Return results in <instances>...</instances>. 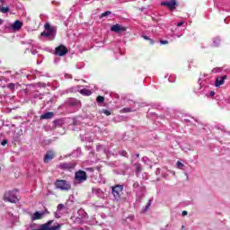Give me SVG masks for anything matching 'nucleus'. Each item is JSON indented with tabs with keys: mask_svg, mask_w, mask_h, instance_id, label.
Here are the masks:
<instances>
[{
	"mask_svg": "<svg viewBox=\"0 0 230 230\" xmlns=\"http://www.w3.org/2000/svg\"><path fill=\"white\" fill-rule=\"evenodd\" d=\"M15 193H17V190L6 191L4 194V202H11V204H17V202H19V199L17 198V195H15Z\"/></svg>",
	"mask_w": 230,
	"mask_h": 230,
	"instance_id": "1",
	"label": "nucleus"
},
{
	"mask_svg": "<svg viewBox=\"0 0 230 230\" xmlns=\"http://www.w3.org/2000/svg\"><path fill=\"white\" fill-rule=\"evenodd\" d=\"M54 184L55 188L61 190V191H69L71 190V184L66 180H57Z\"/></svg>",
	"mask_w": 230,
	"mask_h": 230,
	"instance_id": "2",
	"label": "nucleus"
},
{
	"mask_svg": "<svg viewBox=\"0 0 230 230\" xmlns=\"http://www.w3.org/2000/svg\"><path fill=\"white\" fill-rule=\"evenodd\" d=\"M111 193L114 200H121V197H123V185L118 184L111 187Z\"/></svg>",
	"mask_w": 230,
	"mask_h": 230,
	"instance_id": "3",
	"label": "nucleus"
},
{
	"mask_svg": "<svg viewBox=\"0 0 230 230\" xmlns=\"http://www.w3.org/2000/svg\"><path fill=\"white\" fill-rule=\"evenodd\" d=\"M75 182H78L79 184L82 182H85L87 181V172L84 171H77L75 174Z\"/></svg>",
	"mask_w": 230,
	"mask_h": 230,
	"instance_id": "4",
	"label": "nucleus"
},
{
	"mask_svg": "<svg viewBox=\"0 0 230 230\" xmlns=\"http://www.w3.org/2000/svg\"><path fill=\"white\" fill-rule=\"evenodd\" d=\"M161 6H166V8L173 12V10L179 6V2H177V0L164 1L161 3Z\"/></svg>",
	"mask_w": 230,
	"mask_h": 230,
	"instance_id": "5",
	"label": "nucleus"
},
{
	"mask_svg": "<svg viewBox=\"0 0 230 230\" xmlns=\"http://www.w3.org/2000/svg\"><path fill=\"white\" fill-rule=\"evenodd\" d=\"M67 53H69V50L67 47L64 45H59L55 49V55H58V57H64V55H67Z\"/></svg>",
	"mask_w": 230,
	"mask_h": 230,
	"instance_id": "6",
	"label": "nucleus"
},
{
	"mask_svg": "<svg viewBox=\"0 0 230 230\" xmlns=\"http://www.w3.org/2000/svg\"><path fill=\"white\" fill-rule=\"evenodd\" d=\"M111 31H114L115 33H123V31H127V27H123L117 23L111 27Z\"/></svg>",
	"mask_w": 230,
	"mask_h": 230,
	"instance_id": "7",
	"label": "nucleus"
},
{
	"mask_svg": "<svg viewBox=\"0 0 230 230\" xmlns=\"http://www.w3.org/2000/svg\"><path fill=\"white\" fill-rule=\"evenodd\" d=\"M53 224V220H49L47 223H45L46 230H60L62 229V225L58 224L55 226H49Z\"/></svg>",
	"mask_w": 230,
	"mask_h": 230,
	"instance_id": "8",
	"label": "nucleus"
},
{
	"mask_svg": "<svg viewBox=\"0 0 230 230\" xmlns=\"http://www.w3.org/2000/svg\"><path fill=\"white\" fill-rule=\"evenodd\" d=\"M55 152L54 151H48L44 156V163L46 164H48V163H49V161H52V159H55Z\"/></svg>",
	"mask_w": 230,
	"mask_h": 230,
	"instance_id": "9",
	"label": "nucleus"
},
{
	"mask_svg": "<svg viewBox=\"0 0 230 230\" xmlns=\"http://www.w3.org/2000/svg\"><path fill=\"white\" fill-rule=\"evenodd\" d=\"M11 30L13 31H19L22 28V22L19 20H16L12 25H11Z\"/></svg>",
	"mask_w": 230,
	"mask_h": 230,
	"instance_id": "10",
	"label": "nucleus"
},
{
	"mask_svg": "<svg viewBox=\"0 0 230 230\" xmlns=\"http://www.w3.org/2000/svg\"><path fill=\"white\" fill-rule=\"evenodd\" d=\"M226 80H227V75H223V76L217 77L216 79L215 85L217 87H220V85H224V84L226 83Z\"/></svg>",
	"mask_w": 230,
	"mask_h": 230,
	"instance_id": "11",
	"label": "nucleus"
},
{
	"mask_svg": "<svg viewBox=\"0 0 230 230\" xmlns=\"http://www.w3.org/2000/svg\"><path fill=\"white\" fill-rule=\"evenodd\" d=\"M55 116V113L52 111L46 112L42 115H40V119H51Z\"/></svg>",
	"mask_w": 230,
	"mask_h": 230,
	"instance_id": "12",
	"label": "nucleus"
},
{
	"mask_svg": "<svg viewBox=\"0 0 230 230\" xmlns=\"http://www.w3.org/2000/svg\"><path fill=\"white\" fill-rule=\"evenodd\" d=\"M59 168H61V170H73L75 165H73V164L63 163L60 164Z\"/></svg>",
	"mask_w": 230,
	"mask_h": 230,
	"instance_id": "13",
	"label": "nucleus"
},
{
	"mask_svg": "<svg viewBox=\"0 0 230 230\" xmlns=\"http://www.w3.org/2000/svg\"><path fill=\"white\" fill-rule=\"evenodd\" d=\"M45 30L49 31V33H51L52 35L57 31V29H55V27H52L51 24L49 23L45 24Z\"/></svg>",
	"mask_w": 230,
	"mask_h": 230,
	"instance_id": "14",
	"label": "nucleus"
},
{
	"mask_svg": "<svg viewBox=\"0 0 230 230\" xmlns=\"http://www.w3.org/2000/svg\"><path fill=\"white\" fill-rule=\"evenodd\" d=\"M80 94H83V96H91V94H93V92L87 88H84L80 90Z\"/></svg>",
	"mask_w": 230,
	"mask_h": 230,
	"instance_id": "15",
	"label": "nucleus"
},
{
	"mask_svg": "<svg viewBox=\"0 0 230 230\" xmlns=\"http://www.w3.org/2000/svg\"><path fill=\"white\" fill-rule=\"evenodd\" d=\"M150 206H152V200H148L146 205L142 209V213H146V211H148V209H150Z\"/></svg>",
	"mask_w": 230,
	"mask_h": 230,
	"instance_id": "16",
	"label": "nucleus"
},
{
	"mask_svg": "<svg viewBox=\"0 0 230 230\" xmlns=\"http://www.w3.org/2000/svg\"><path fill=\"white\" fill-rule=\"evenodd\" d=\"M40 218H42V214L40 212H35L32 217V220H40Z\"/></svg>",
	"mask_w": 230,
	"mask_h": 230,
	"instance_id": "17",
	"label": "nucleus"
},
{
	"mask_svg": "<svg viewBox=\"0 0 230 230\" xmlns=\"http://www.w3.org/2000/svg\"><path fill=\"white\" fill-rule=\"evenodd\" d=\"M213 46L214 48H218L220 46V39L218 38L214 39Z\"/></svg>",
	"mask_w": 230,
	"mask_h": 230,
	"instance_id": "18",
	"label": "nucleus"
},
{
	"mask_svg": "<svg viewBox=\"0 0 230 230\" xmlns=\"http://www.w3.org/2000/svg\"><path fill=\"white\" fill-rule=\"evenodd\" d=\"M96 102H97V103H103V102H105V97L99 95L96 98Z\"/></svg>",
	"mask_w": 230,
	"mask_h": 230,
	"instance_id": "19",
	"label": "nucleus"
},
{
	"mask_svg": "<svg viewBox=\"0 0 230 230\" xmlns=\"http://www.w3.org/2000/svg\"><path fill=\"white\" fill-rule=\"evenodd\" d=\"M0 12L2 13H8V12H10V8L9 7H2V8H0Z\"/></svg>",
	"mask_w": 230,
	"mask_h": 230,
	"instance_id": "20",
	"label": "nucleus"
},
{
	"mask_svg": "<svg viewBox=\"0 0 230 230\" xmlns=\"http://www.w3.org/2000/svg\"><path fill=\"white\" fill-rule=\"evenodd\" d=\"M51 35H53L51 32L47 31H43L41 32V37H51Z\"/></svg>",
	"mask_w": 230,
	"mask_h": 230,
	"instance_id": "21",
	"label": "nucleus"
},
{
	"mask_svg": "<svg viewBox=\"0 0 230 230\" xmlns=\"http://www.w3.org/2000/svg\"><path fill=\"white\" fill-rule=\"evenodd\" d=\"M7 87L11 91H15V84H13V83H10L9 84H7Z\"/></svg>",
	"mask_w": 230,
	"mask_h": 230,
	"instance_id": "22",
	"label": "nucleus"
},
{
	"mask_svg": "<svg viewBox=\"0 0 230 230\" xmlns=\"http://www.w3.org/2000/svg\"><path fill=\"white\" fill-rule=\"evenodd\" d=\"M135 166H136L137 173H139V172H141V164H135Z\"/></svg>",
	"mask_w": 230,
	"mask_h": 230,
	"instance_id": "23",
	"label": "nucleus"
},
{
	"mask_svg": "<svg viewBox=\"0 0 230 230\" xmlns=\"http://www.w3.org/2000/svg\"><path fill=\"white\" fill-rule=\"evenodd\" d=\"M111 13H112L111 11H106L101 14V17H108Z\"/></svg>",
	"mask_w": 230,
	"mask_h": 230,
	"instance_id": "24",
	"label": "nucleus"
},
{
	"mask_svg": "<svg viewBox=\"0 0 230 230\" xmlns=\"http://www.w3.org/2000/svg\"><path fill=\"white\" fill-rule=\"evenodd\" d=\"M120 155H122V157H128V153H127V151L123 150L120 152Z\"/></svg>",
	"mask_w": 230,
	"mask_h": 230,
	"instance_id": "25",
	"label": "nucleus"
},
{
	"mask_svg": "<svg viewBox=\"0 0 230 230\" xmlns=\"http://www.w3.org/2000/svg\"><path fill=\"white\" fill-rule=\"evenodd\" d=\"M102 114H105L106 116H111V112L108 110H102Z\"/></svg>",
	"mask_w": 230,
	"mask_h": 230,
	"instance_id": "26",
	"label": "nucleus"
},
{
	"mask_svg": "<svg viewBox=\"0 0 230 230\" xmlns=\"http://www.w3.org/2000/svg\"><path fill=\"white\" fill-rule=\"evenodd\" d=\"M6 145H8V141L6 139L3 140L1 146H5Z\"/></svg>",
	"mask_w": 230,
	"mask_h": 230,
	"instance_id": "27",
	"label": "nucleus"
},
{
	"mask_svg": "<svg viewBox=\"0 0 230 230\" xmlns=\"http://www.w3.org/2000/svg\"><path fill=\"white\" fill-rule=\"evenodd\" d=\"M176 164H177L178 168H182L184 166V164L182 163H181L180 161H178Z\"/></svg>",
	"mask_w": 230,
	"mask_h": 230,
	"instance_id": "28",
	"label": "nucleus"
},
{
	"mask_svg": "<svg viewBox=\"0 0 230 230\" xmlns=\"http://www.w3.org/2000/svg\"><path fill=\"white\" fill-rule=\"evenodd\" d=\"M123 112H132V111L130 110V108H124Z\"/></svg>",
	"mask_w": 230,
	"mask_h": 230,
	"instance_id": "29",
	"label": "nucleus"
},
{
	"mask_svg": "<svg viewBox=\"0 0 230 230\" xmlns=\"http://www.w3.org/2000/svg\"><path fill=\"white\" fill-rule=\"evenodd\" d=\"M58 209H64V204H59L58 206Z\"/></svg>",
	"mask_w": 230,
	"mask_h": 230,
	"instance_id": "30",
	"label": "nucleus"
},
{
	"mask_svg": "<svg viewBox=\"0 0 230 230\" xmlns=\"http://www.w3.org/2000/svg\"><path fill=\"white\" fill-rule=\"evenodd\" d=\"M182 24H184V22H180L177 23V26H178L179 28H181V26H182Z\"/></svg>",
	"mask_w": 230,
	"mask_h": 230,
	"instance_id": "31",
	"label": "nucleus"
},
{
	"mask_svg": "<svg viewBox=\"0 0 230 230\" xmlns=\"http://www.w3.org/2000/svg\"><path fill=\"white\" fill-rule=\"evenodd\" d=\"M182 217H186V215H188V211L186 210H183L182 213H181Z\"/></svg>",
	"mask_w": 230,
	"mask_h": 230,
	"instance_id": "32",
	"label": "nucleus"
},
{
	"mask_svg": "<svg viewBox=\"0 0 230 230\" xmlns=\"http://www.w3.org/2000/svg\"><path fill=\"white\" fill-rule=\"evenodd\" d=\"M160 42H161V44H163V45L168 44V40H161Z\"/></svg>",
	"mask_w": 230,
	"mask_h": 230,
	"instance_id": "33",
	"label": "nucleus"
},
{
	"mask_svg": "<svg viewBox=\"0 0 230 230\" xmlns=\"http://www.w3.org/2000/svg\"><path fill=\"white\" fill-rule=\"evenodd\" d=\"M210 96H215V92H211Z\"/></svg>",
	"mask_w": 230,
	"mask_h": 230,
	"instance_id": "34",
	"label": "nucleus"
},
{
	"mask_svg": "<svg viewBox=\"0 0 230 230\" xmlns=\"http://www.w3.org/2000/svg\"><path fill=\"white\" fill-rule=\"evenodd\" d=\"M144 39L146 40H148L149 39H148V36H144Z\"/></svg>",
	"mask_w": 230,
	"mask_h": 230,
	"instance_id": "35",
	"label": "nucleus"
},
{
	"mask_svg": "<svg viewBox=\"0 0 230 230\" xmlns=\"http://www.w3.org/2000/svg\"><path fill=\"white\" fill-rule=\"evenodd\" d=\"M139 153L136 154V157L139 158Z\"/></svg>",
	"mask_w": 230,
	"mask_h": 230,
	"instance_id": "36",
	"label": "nucleus"
},
{
	"mask_svg": "<svg viewBox=\"0 0 230 230\" xmlns=\"http://www.w3.org/2000/svg\"><path fill=\"white\" fill-rule=\"evenodd\" d=\"M3 24V19H0V26Z\"/></svg>",
	"mask_w": 230,
	"mask_h": 230,
	"instance_id": "37",
	"label": "nucleus"
},
{
	"mask_svg": "<svg viewBox=\"0 0 230 230\" xmlns=\"http://www.w3.org/2000/svg\"><path fill=\"white\" fill-rule=\"evenodd\" d=\"M181 229H184V226H181Z\"/></svg>",
	"mask_w": 230,
	"mask_h": 230,
	"instance_id": "38",
	"label": "nucleus"
}]
</instances>
